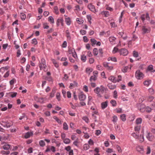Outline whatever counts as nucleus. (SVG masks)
<instances>
[{"label":"nucleus","instance_id":"obj_58","mask_svg":"<svg viewBox=\"0 0 155 155\" xmlns=\"http://www.w3.org/2000/svg\"><path fill=\"white\" fill-rule=\"evenodd\" d=\"M9 71H8L4 74L3 77L5 78H7L9 76Z\"/></svg>","mask_w":155,"mask_h":155},{"label":"nucleus","instance_id":"obj_9","mask_svg":"<svg viewBox=\"0 0 155 155\" xmlns=\"http://www.w3.org/2000/svg\"><path fill=\"white\" fill-rule=\"evenodd\" d=\"M88 8L92 12H96V9L94 5H92V4L90 3L88 5Z\"/></svg>","mask_w":155,"mask_h":155},{"label":"nucleus","instance_id":"obj_31","mask_svg":"<svg viewBox=\"0 0 155 155\" xmlns=\"http://www.w3.org/2000/svg\"><path fill=\"white\" fill-rule=\"evenodd\" d=\"M63 129L64 130H68V126L66 122H64L63 125Z\"/></svg>","mask_w":155,"mask_h":155},{"label":"nucleus","instance_id":"obj_55","mask_svg":"<svg viewBox=\"0 0 155 155\" xmlns=\"http://www.w3.org/2000/svg\"><path fill=\"white\" fill-rule=\"evenodd\" d=\"M94 61V60L93 58H91L89 59V62L90 64H93Z\"/></svg>","mask_w":155,"mask_h":155},{"label":"nucleus","instance_id":"obj_38","mask_svg":"<svg viewBox=\"0 0 155 155\" xmlns=\"http://www.w3.org/2000/svg\"><path fill=\"white\" fill-rule=\"evenodd\" d=\"M149 92L150 94L152 95L154 94V90L152 88H150L149 89Z\"/></svg>","mask_w":155,"mask_h":155},{"label":"nucleus","instance_id":"obj_8","mask_svg":"<svg viewBox=\"0 0 155 155\" xmlns=\"http://www.w3.org/2000/svg\"><path fill=\"white\" fill-rule=\"evenodd\" d=\"M41 62L40 64V70H41L42 69V66H44V67L45 66H46V65L45 64V60L44 58H42L41 60Z\"/></svg>","mask_w":155,"mask_h":155},{"label":"nucleus","instance_id":"obj_49","mask_svg":"<svg viewBox=\"0 0 155 155\" xmlns=\"http://www.w3.org/2000/svg\"><path fill=\"white\" fill-rule=\"evenodd\" d=\"M131 135L136 139H138L139 137V135L136 134L135 133H133Z\"/></svg>","mask_w":155,"mask_h":155},{"label":"nucleus","instance_id":"obj_37","mask_svg":"<svg viewBox=\"0 0 155 155\" xmlns=\"http://www.w3.org/2000/svg\"><path fill=\"white\" fill-rule=\"evenodd\" d=\"M64 140V142L65 144H69L70 143V140L68 138H66Z\"/></svg>","mask_w":155,"mask_h":155},{"label":"nucleus","instance_id":"obj_39","mask_svg":"<svg viewBox=\"0 0 155 155\" xmlns=\"http://www.w3.org/2000/svg\"><path fill=\"white\" fill-rule=\"evenodd\" d=\"M112 121L114 123H116L117 120V117L116 116L114 115L113 117Z\"/></svg>","mask_w":155,"mask_h":155},{"label":"nucleus","instance_id":"obj_17","mask_svg":"<svg viewBox=\"0 0 155 155\" xmlns=\"http://www.w3.org/2000/svg\"><path fill=\"white\" fill-rule=\"evenodd\" d=\"M65 21L66 24L68 25H70L71 24V19L69 17L66 18L65 19Z\"/></svg>","mask_w":155,"mask_h":155},{"label":"nucleus","instance_id":"obj_57","mask_svg":"<svg viewBox=\"0 0 155 155\" xmlns=\"http://www.w3.org/2000/svg\"><path fill=\"white\" fill-rule=\"evenodd\" d=\"M37 41L36 40V39L35 38H34L32 39V43L33 44H34L35 45H36L37 44Z\"/></svg>","mask_w":155,"mask_h":155},{"label":"nucleus","instance_id":"obj_43","mask_svg":"<svg viewBox=\"0 0 155 155\" xmlns=\"http://www.w3.org/2000/svg\"><path fill=\"white\" fill-rule=\"evenodd\" d=\"M116 147L117 148V150L118 151L119 153H121L122 152V150L121 149V147H120V146H119L118 145H117L116 146Z\"/></svg>","mask_w":155,"mask_h":155},{"label":"nucleus","instance_id":"obj_12","mask_svg":"<svg viewBox=\"0 0 155 155\" xmlns=\"http://www.w3.org/2000/svg\"><path fill=\"white\" fill-rule=\"evenodd\" d=\"M77 83L76 81H74L73 83L70 84L69 88L71 89H72L74 87L77 86Z\"/></svg>","mask_w":155,"mask_h":155},{"label":"nucleus","instance_id":"obj_22","mask_svg":"<svg viewBox=\"0 0 155 155\" xmlns=\"http://www.w3.org/2000/svg\"><path fill=\"white\" fill-rule=\"evenodd\" d=\"M66 33L67 35L66 37L69 40H70L71 39V37L69 31L68 30H66Z\"/></svg>","mask_w":155,"mask_h":155},{"label":"nucleus","instance_id":"obj_51","mask_svg":"<svg viewBox=\"0 0 155 155\" xmlns=\"http://www.w3.org/2000/svg\"><path fill=\"white\" fill-rule=\"evenodd\" d=\"M56 97L59 101L60 100V94L59 93H57Z\"/></svg>","mask_w":155,"mask_h":155},{"label":"nucleus","instance_id":"obj_2","mask_svg":"<svg viewBox=\"0 0 155 155\" xmlns=\"http://www.w3.org/2000/svg\"><path fill=\"white\" fill-rule=\"evenodd\" d=\"M144 75L139 70H137L135 73V77L138 79H141L143 78Z\"/></svg>","mask_w":155,"mask_h":155},{"label":"nucleus","instance_id":"obj_25","mask_svg":"<svg viewBox=\"0 0 155 155\" xmlns=\"http://www.w3.org/2000/svg\"><path fill=\"white\" fill-rule=\"evenodd\" d=\"M142 119L141 118H137L136 120V123L137 124H140L142 123Z\"/></svg>","mask_w":155,"mask_h":155},{"label":"nucleus","instance_id":"obj_24","mask_svg":"<svg viewBox=\"0 0 155 155\" xmlns=\"http://www.w3.org/2000/svg\"><path fill=\"white\" fill-rule=\"evenodd\" d=\"M3 124H2V125L4 127H6L7 128L9 127H11V125L9 123H5L4 122H2Z\"/></svg>","mask_w":155,"mask_h":155},{"label":"nucleus","instance_id":"obj_13","mask_svg":"<svg viewBox=\"0 0 155 155\" xmlns=\"http://www.w3.org/2000/svg\"><path fill=\"white\" fill-rule=\"evenodd\" d=\"M107 103L108 102L107 101L102 103L101 106L102 109H104L107 106Z\"/></svg>","mask_w":155,"mask_h":155},{"label":"nucleus","instance_id":"obj_21","mask_svg":"<svg viewBox=\"0 0 155 155\" xmlns=\"http://www.w3.org/2000/svg\"><path fill=\"white\" fill-rule=\"evenodd\" d=\"M10 146L9 144H5L3 146V148L5 150H8L10 149Z\"/></svg>","mask_w":155,"mask_h":155},{"label":"nucleus","instance_id":"obj_61","mask_svg":"<svg viewBox=\"0 0 155 155\" xmlns=\"http://www.w3.org/2000/svg\"><path fill=\"white\" fill-rule=\"evenodd\" d=\"M146 19L148 20L149 21L150 20V17L149 16V14L148 12L146 13Z\"/></svg>","mask_w":155,"mask_h":155},{"label":"nucleus","instance_id":"obj_40","mask_svg":"<svg viewBox=\"0 0 155 155\" xmlns=\"http://www.w3.org/2000/svg\"><path fill=\"white\" fill-rule=\"evenodd\" d=\"M39 143L41 147H44L45 145V142L43 140H40L39 141Z\"/></svg>","mask_w":155,"mask_h":155},{"label":"nucleus","instance_id":"obj_11","mask_svg":"<svg viewBox=\"0 0 155 155\" xmlns=\"http://www.w3.org/2000/svg\"><path fill=\"white\" fill-rule=\"evenodd\" d=\"M107 87L111 90H113L116 87V86L115 85L110 83H109L107 84Z\"/></svg>","mask_w":155,"mask_h":155},{"label":"nucleus","instance_id":"obj_4","mask_svg":"<svg viewBox=\"0 0 155 155\" xmlns=\"http://www.w3.org/2000/svg\"><path fill=\"white\" fill-rule=\"evenodd\" d=\"M142 33L144 34L145 33H150V28H147L146 26H143L142 27Z\"/></svg>","mask_w":155,"mask_h":155},{"label":"nucleus","instance_id":"obj_20","mask_svg":"<svg viewBox=\"0 0 155 155\" xmlns=\"http://www.w3.org/2000/svg\"><path fill=\"white\" fill-rule=\"evenodd\" d=\"M108 60L109 61L111 60L114 62H116L117 61V59L115 57H110L108 58Z\"/></svg>","mask_w":155,"mask_h":155},{"label":"nucleus","instance_id":"obj_19","mask_svg":"<svg viewBox=\"0 0 155 155\" xmlns=\"http://www.w3.org/2000/svg\"><path fill=\"white\" fill-rule=\"evenodd\" d=\"M86 56L84 54H82L81 56V60L83 62H84L86 61Z\"/></svg>","mask_w":155,"mask_h":155},{"label":"nucleus","instance_id":"obj_10","mask_svg":"<svg viewBox=\"0 0 155 155\" xmlns=\"http://www.w3.org/2000/svg\"><path fill=\"white\" fill-rule=\"evenodd\" d=\"M108 63L104 62L103 63L104 66L108 70H111L112 69L113 67L112 66H109L108 65Z\"/></svg>","mask_w":155,"mask_h":155},{"label":"nucleus","instance_id":"obj_32","mask_svg":"<svg viewBox=\"0 0 155 155\" xmlns=\"http://www.w3.org/2000/svg\"><path fill=\"white\" fill-rule=\"evenodd\" d=\"M93 53L94 56H96L98 54V51L97 48H94V49L93 50Z\"/></svg>","mask_w":155,"mask_h":155},{"label":"nucleus","instance_id":"obj_62","mask_svg":"<svg viewBox=\"0 0 155 155\" xmlns=\"http://www.w3.org/2000/svg\"><path fill=\"white\" fill-rule=\"evenodd\" d=\"M145 110H146L147 112L150 113L151 111V108H150L149 107H147L146 108Z\"/></svg>","mask_w":155,"mask_h":155},{"label":"nucleus","instance_id":"obj_52","mask_svg":"<svg viewBox=\"0 0 155 155\" xmlns=\"http://www.w3.org/2000/svg\"><path fill=\"white\" fill-rule=\"evenodd\" d=\"M114 77L113 76H111L109 77V79L112 81V82L115 83V81L114 80Z\"/></svg>","mask_w":155,"mask_h":155},{"label":"nucleus","instance_id":"obj_36","mask_svg":"<svg viewBox=\"0 0 155 155\" xmlns=\"http://www.w3.org/2000/svg\"><path fill=\"white\" fill-rule=\"evenodd\" d=\"M110 103L113 107L115 106L116 105L117 103L115 100H111L110 101Z\"/></svg>","mask_w":155,"mask_h":155},{"label":"nucleus","instance_id":"obj_1","mask_svg":"<svg viewBox=\"0 0 155 155\" xmlns=\"http://www.w3.org/2000/svg\"><path fill=\"white\" fill-rule=\"evenodd\" d=\"M107 89L105 88L103 86H101L100 87H97L94 90L95 93L97 94L98 97H102L101 94L104 93V91H106Z\"/></svg>","mask_w":155,"mask_h":155},{"label":"nucleus","instance_id":"obj_54","mask_svg":"<svg viewBox=\"0 0 155 155\" xmlns=\"http://www.w3.org/2000/svg\"><path fill=\"white\" fill-rule=\"evenodd\" d=\"M103 14L105 17H108L109 15V13L108 11H104L103 12Z\"/></svg>","mask_w":155,"mask_h":155},{"label":"nucleus","instance_id":"obj_63","mask_svg":"<svg viewBox=\"0 0 155 155\" xmlns=\"http://www.w3.org/2000/svg\"><path fill=\"white\" fill-rule=\"evenodd\" d=\"M65 149L68 152H69L71 150V147L69 146H68L65 147Z\"/></svg>","mask_w":155,"mask_h":155},{"label":"nucleus","instance_id":"obj_15","mask_svg":"<svg viewBox=\"0 0 155 155\" xmlns=\"http://www.w3.org/2000/svg\"><path fill=\"white\" fill-rule=\"evenodd\" d=\"M151 82V80H147L144 82L143 84L145 86L148 87L150 84Z\"/></svg>","mask_w":155,"mask_h":155},{"label":"nucleus","instance_id":"obj_50","mask_svg":"<svg viewBox=\"0 0 155 155\" xmlns=\"http://www.w3.org/2000/svg\"><path fill=\"white\" fill-rule=\"evenodd\" d=\"M87 17L88 22L91 24V16L90 15H87Z\"/></svg>","mask_w":155,"mask_h":155},{"label":"nucleus","instance_id":"obj_5","mask_svg":"<svg viewBox=\"0 0 155 155\" xmlns=\"http://www.w3.org/2000/svg\"><path fill=\"white\" fill-rule=\"evenodd\" d=\"M119 52L120 55L123 56H126L128 54L127 50L125 48H122L119 51Z\"/></svg>","mask_w":155,"mask_h":155},{"label":"nucleus","instance_id":"obj_41","mask_svg":"<svg viewBox=\"0 0 155 155\" xmlns=\"http://www.w3.org/2000/svg\"><path fill=\"white\" fill-rule=\"evenodd\" d=\"M21 19L22 20H25L26 18V16L25 14L22 13H21L20 15Z\"/></svg>","mask_w":155,"mask_h":155},{"label":"nucleus","instance_id":"obj_30","mask_svg":"<svg viewBox=\"0 0 155 155\" xmlns=\"http://www.w3.org/2000/svg\"><path fill=\"white\" fill-rule=\"evenodd\" d=\"M129 67L128 66H125L123 67L122 69V71L124 73H125L127 72V70H128Z\"/></svg>","mask_w":155,"mask_h":155},{"label":"nucleus","instance_id":"obj_44","mask_svg":"<svg viewBox=\"0 0 155 155\" xmlns=\"http://www.w3.org/2000/svg\"><path fill=\"white\" fill-rule=\"evenodd\" d=\"M82 119L83 120H84L86 122L88 123L89 121V119L86 116L83 117Z\"/></svg>","mask_w":155,"mask_h":155},{"label":"nucleus","instance_id":"obj_48","mask_svg":"<svg viewBox=\"0 0 155 155\" xmlns=\"http://www.w3.org/2000/svg\"><path fill=\"white\" fill-rule=\"evenodd\" d=\"M89 148V146L87 144H85L83 148L84 150H86L88 149Z\"/></svg>","mask_w":155,"mask_h":155},{"label":"nucleus","instance_id":"obj_47","mask_svg":"<svg viewBox=\"0 0 155 155\" xmlns=\"http://www.w3.org/2000/svg\"><path fill=\"white\" fill-rule=\"evenodd\" d=\"M1 153L3 154H8L10 153V152L9 151H5L4 150H2L1 151Z\"/></svg>","mask_w":155,"mask_h":155},{"label":"nucleus","instance_id":"obj_56","mask_svg":"<svg viewBox=\"0 0 155 155\" xmlns=\"http://www.w3.org/2000/svg\"><path fill=\"white\" fill-rule=\"evenodd\" d=\"M153 66L152 65H149L147 68V69L148 71H151L153 70Z\"/></svg>","mask_w":155,"mask_h":155},{"label":"nucleus","instance_id":"obj_26","mask_svg":"<svg viewBox=\"0 0 155 155\" xmlns=\"http://www.w3.org/2000/svg\"><path fill=\"white\" fill-rule=\"evenodd\" d=\"M120 118L123 121H124L126 120V115L125 114H122L120 115Z\"/></svg>","mask_w":155,"mask_h":155},{"label":"nucleus","instance_id":"obj_45","mask_svg":"<svg viewBox=\"0 0 155 155\" xmlns=\"http://www.w3.org/2000/svg\"><path fill=\"white\" fill-rule=\"evenodd\" d=\"M133 55L136 58L138 57V52L135 51H134L133 52Z\"/></svg>","mask_w":155,"mask_h":155},{"label":"nucleus","instance_id":"obj_29","mask_svg":"<svg viewBox=\"0 0 155 155\" xmlns=\"http://www.w3.org/2000/svg\"><path fill=\"white\" fill-rule=\"evenodd\" d=\"M116 39V38L114 37H111L109 38V41L112 43V44H113L114 41Z\"/></svg>","mask_w":155,"mask_h":155},{"label":"nucleus","instance_id":"obj_53","mask_svg":"<svg viewBox=\"0 0 155 155\" xmlns=\"http://www.w3.org/2000/svg\"><path fill=\"white\" fill-rule=\"evenodd\" d=\"M117 92L116 91H114L113 93V97L115 98H117Z\"/></svg>","mask_w":155,"mask_h":155},{"label":"nucleus","instance_id":"obj_6","mask_svg":"<svg viewBox=\"0 0 155 155\" xmlns=\"http://www.w3.org/2000/svg\"><path fill=\"white\" fill-rule=\"evenodd\" d=\"M78 97L80 101H84L86 98V95L82 93H81L78 94Z\"/></svg>","mask_w":155,"mask_h":155},{"label":"nucleus","instance_id":"obj_35","mask_svg":"<svg viewBox=\"0 0 155 155\" xmlns=\"http://www.w3.org/2000/svg\"><path fill=\"white\" fill-rule=\"evenodd\" d=\"M56 92V90L55 89H53L51 93L50 94V97H52L54 96V94Z\"/></svg>","mask_w":155,"mask_h":155},{"label":"nucleus","instance_id":"obj_60","mask_svg":"<svg viewBox=\"0 0 155 155\" xmlns=\"http://www.w3.org/2000/svg\"><path fill=\"white\" fill-rule=\"evenodd\" d=\"M10 68V67L8 66H5V67H2L1 68V70H8Z\"/></svg>","mask_w":155,"mask_h":155},{"label":"nucleus","instance_id":"obj_18","mask_svg":"<svg viewBox=\"0 0 155 155\" xmlns=\"http://www.w3.org/2000/svg\"><path fill=\"white\" fill-rule=\"evenodd\" d=\"M64 20L62 18H58V19L57 21V26H59L60 25V23L62 22H63Z\"/></svg>","mask_w":155,"mask_h":155},{"label":"nucleus","instance_id":"obj_59","mask_svg":"<svg viewBox=\"0 0 155 155\" xmlns=\"http://www.w3.org/2000/svg\"><path fill=\"white\" fill-rule=\"evenodd\" d=\"M75 51L74 49H69L68 50V52L69 54H72L74 52H75Z\"/></svg>","mask_w":155,"mask_h":155},{"label":"nucleus","instance_id":"obj_34","mask_svg":"<svg viewBox=\"0 0 155 155\" xmlns=\"http://www.w3.org/2000/svg\"><path fill=\"white\" fill-rule=\"evenodd\" d=\"M53 118L54 119H55L58 123L59 124H61V121L57 117L54 116L53 117Z\"/></svg>","mask_w":155,"mask_h":155},{"label":"nucleus","instance_id":"obj_3","mask_svg":"<svg viewBox=\"0 0 155 155\" xmlns=\"http://www.w3.org/2000/svg\"><path fill=\"white\" fill-rule=\"evenodd\" d=\"M137 107L141 112H143L146 110L145 105L143 104H137Z\"/></svg>","mask_w":155,"mask_h":155},{"label":"nucleus","instance_id":"obj_23","mask_svg":"<svg viewBox=\"0 0 155 155\" xmlns=\"http://www.w3.org/2000/svg\"><path fill=\"white\" fill-rule=\"evenodd\" d=\"M91 45L92 46H94L96 44L97 42L96 40L94 38H91Z\"/></svg>","mask_w":155,"mask_h":155},{"label":"nucleus","instance_id":"obj_7","mask_svg":"<svg viewBox=\"0 0 155 155\" xmlns=\"http://www.w3.org/2000/svg\"><path fill=\"white\" fill-rule=\"evenodd\" d=\"M146 137L148 140L152 141L154 139V136L152 135H150V132L148 133L147 135L146 136Z\"/></svg>","mask_w":155,"mask_h":155},{"label":"nucleus","instance_id":"obj_42","mask_svg":"<svg viewBox=\"0 0 155 155\" xmlns=\"http://www.w3.org/2000/svg\"><path fill=\"white\" fill-rule=\"evenodd\" d=\"M54 11L55 13L56 14H59V12L58 9V8L57 6H55L54 8Z\"/></svg>","mask_w":155,"mask_h":155},{"label":"nucleus","instance_id":"obj_46","mask_svg":"<svg viewBox=\"0 0 155 155\" xmlns=\"http://www.w3.org/2000/svg\"><path fill=\"white\" fill-rule=\"evenodd\" d=\"M99 55L101 57H103V50L102 48H100L99 50Z\"/></svg>","mask_w":155,"mask_h":155},{"label":"nucleus","instance_id":"obj_16","mask_svg":"<svg viewBox=\"0 0 155 155\" xmlns=\"http://www.w3.org/2000/svg\"><path fill=\"white\" fill-rule=\"evenodd\" d=\"M137 150L140 152L143 151V147L142 146H138L136 147Z\"/></svg>","mask_w":155,"mask_h":155},{"label":"nucleus","instance_id":"obj_64","mask_svg":"<svg viewBox=\"0 0 155 155\" xmlns=\"http://www.w3.org/2000/svg\"><path fill=\"white\" fill-rule=\"evenodd\" d=\"M145 15L144 14L142 15L141 16V18L143 22L145 20Z\"/></svg>","mask_w":155,"mask_h":155},{"label":"nucleus","instance_id":"obj_14","mask_svg":"<svg viewBox=\"0 0 155 155\" xmlns=\"http://www.w3.org/2000/svg\"><path fill=\"white\" fill-rule=\"evenodd\" d=\"M33 133L32 132H28L26 133L25 135V138H29L32 135Z\"/></svg>","mask_w":155,"mask_h":155},{"label":"nucleus","instance_id":"obj_27","mask_svg":"<svg viewBox=\"0 0 155 155\" xmlns=\"http://www.w3.org/2000/svg\"><path fill=\"white\" fill-rule=\"evenodd\" d=\"M97 79V77L96 76L93 75L91 76L90 79V80L91 81H95Z\"/></svg>","mask_w":155,"mask_h":155},{"label":"nucleus","instance_id":"obj_28","mask_svg":"<svg viewBox=\"0 0 155 155\" xmlns=\"http://www.w3.org/2000/svg\"><path fill=\"white\" fill-rule=\"evenodd\" d=\"M48 20L49 21L51 22V23L53 24L54 23V18L51 16L49 17Z\"/></svg>","mask_w":155,"mask_h":155},{"label":"nucleus","instance_id":"obj_33","mask_svg":"<svg viewBox=\"0 0 155 155\" xmlns=\"http://www.w3.org/2000/svg\"><path fill=\"white\" fill-rule=\"evenodd\" d=\"M93 69L89 68H87L86 69V72L88 73L89 74H90L91 72L93 71Z\"/></svg>","mask_w":155,"mask_h":155}]
</instances>
